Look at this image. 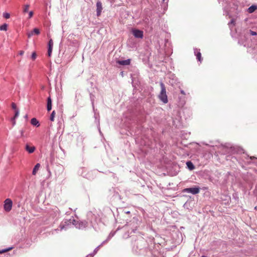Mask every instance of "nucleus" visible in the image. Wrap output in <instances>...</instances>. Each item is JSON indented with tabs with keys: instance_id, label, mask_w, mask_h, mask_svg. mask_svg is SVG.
I'll return each instance as SVG.
<instances>
[{
	"instance_id": "nucleus-1",
	"label": "nucleus",
	"mask_w": 257,
	"mask_h": 257,
	"mask_svg": "<svg viewBox=\"0 0 257 257\" xmlns=\"http://www.w3.org/2000/svg\"><path fill=\"white\" fill-rule=\"evenodd\" d=\"M87 222L85 221H76L73 217L69 220H64L60 225V229H56L52 231V234H55L59 231L62 230H66L67 229L71 227L72 225H74L76 228L78 229H83L87 226Z\"/></svg>"
},
{
	"instance_id": "nucleus-2",
	"label": "nucleus",
	"mask_w": 257,
	"mask_h": 257,
	"mask_svg": "<svg viewBox=\"0 0 257 257\" xmlns=\"http://www.w3.org/2000/svg\"><path fill=\"white\" fill-rule=\"evenodd\" d=\"M13 201L10 198L6 199L4 202V209L6 212H10L12 208Z\"/></svg>"
},
{
	"instance_id": "nucleus-3",
	"label": "nucleus",
	"mask_w": 257,
	"mask_h": 257,
	"mask_svg": "<svg viewBox=\"0 0 257 257\" xmlns=\"http://www.w3.org/2000/svg\"><path fill=\"white\" fill-rule=\"evenodd\" d=\"M183 192L190 193L192 194H197L200 192V187H195L193 188H185L182 191Z\"/></svg>"
},
{
	"instance_id": "nucleus-4",
	"label": "nucleus",
	"mask_w": 257,
	"mask_h": 257,
	"mask_svg": "<svg viewBox=\"0 0 257 257\" xmlns=\"http://www.w3.org/2000/svg\"><path fill=\"white\" fill-rule=\"evenodd\" d=\"M168 97L166 94V89L165 88L164 85L162 84V102L164 103H167L168 102Z\"/></svg>"
},
{
	"instance_id": "nucleus-5",
	"label": "nucleus",
	"mask_w": 257,
	"mask_h": 257,
	"mask_svg": "<svg viewBox=\"0 0 257 257\" xmlns=\"http://www.w3.org/2000/svg\"><path fill=\"white\" fill-rule=\"evenodd\" d=\"M132 33L137 38H143V32L141 30L134 29L132 30Z\"/></svg>"
},
{
	"instance_id": "nucleus-6",
	"label": "nucleus",
	"mask_w": 257,
	"mask_h": 257,
	"mask_svg": "<svg viewBox=\"0 0 257 257\" xmlns=\"http://www.w3.org/2000/svg\"><path fill=\"white\" fill-rule=\"evenodd\" d=\"M40 33V30L38 28H35L33 31L27 33V36L28 38H31L34 35H38Z\"/></svg>"
},
{
	"instance_id": "nucleus-7",
	"label": "nucleus",
	"mask_w": 257,
	"mask_h": 257,
	"mask_svg": "<svg viewBox=\"0 0 257 257\" xmlns=\"http://www.w3.org/2000/svg\"><path fill=\"white\" fill-rule=\"evenodd\" d=\"M96 7H97V9H96L97 16H99L100 15L101 11L102 10V5H101V3L100 2H97Z\"/></svg>"
},
{
	"instance_id": "nucleus-8",
	"label": "nucleus",
	"mask_w": 257,
	"mask_h": 257,
	"mask_svg": "<svg viewBox=\"0 0 257 257\" xmlns=\"http://www.w3.org/2000/svg\"><path fill=\"white\" fill-rule=\"evenodd\" d=\"M25 150L30 154L33 153L36 150L34 146H30L28 144H26L25 146Z\"/></svg>"
},
{
	"instance_id": "nucleus-9",
	"label": "nucleus",
	"mask_w": 257,
	"mask_h": 257,
	"mask_svg": "<svg viewBox=\"0 0 257 257\" xmlns=\"http://www.w3.org/2000/svg\"><path fill=\"white\" fill-rule=\"evenodd\" d=\"M31 123L34 126H36L37 127L40 126L39 122L36 118H32L31 120Z\"/></svg>"
},
{
	"instance_id": "nucleus-10",
	"label": "nucleus",
	"mask_w": 257,
	"mask_h": 257,
	"mask_svg": "<svg viewBox=\"0 0 257 257\" xmlns=\"http://www.w3.org/2000/svg\"><path fill=\"white\" fill-rule=\"evenodd\" d=\"M26 137L25 135V130L21 129L19 131V134L17 136L18 139Z\"/></svg>"
},
{
	"instance_id": "nucleus-11",
	"label": "nucleus",
	"mask_w": 257,
	"mask_h": 257,
	"mask_svg": "<svg viewBox=\"0 0 257 257\" xmlns=\"http://www.w3.org/2000/svg\"><path fill=\"white\" fill-rule=\"evenodd\" d=\"M47 108L48 111H50L52 109V100L50 97L47 99Z\"/></svg>"
},
{
	"instance_id": "nucleus-12",
	"label": "nucleus",
	"mask_w": 257,
	"mask_h": 257,
	"mask_svg": "<svg viewBox=\"0 0 257 257\" xmlns=\"http://www.w3.org/2000/svg\"><path fill=\"white\" fill-rule=\"evenodd\" d=\"M40 167V164L38 163L37 164L35 167L33 168L32 174L33 175H35L37 172V171L39 170V168Z\"/></svg>"
},
{
	"instance_id": "nucleus-13",
	"label": "nucleus",
	"mask_w": 257,
	"mask_h": 257,
	"mask_svg": "<svg viewBox=\"0 0 257 257\" xmlns=\"http://www.w3.org/2000/svg\"><path fill=\"white\" fill-rule=\"evenodd\" d=\"M257 9V6L252 5L248 9V12L249 13H252Z\"/></svg>"
},
{
	"instance_id": "nucleus-14",
	"label": "nucleus",
	"mask_w": 257,
	"mask_h": 257,
	"mask_svg": "<svg viewBox=\"0 0 257 257\" xmlns=\"http://www.w3.org/2000/svg\"><path fill=\"white\" fill-rule=\"evenodd\" d=\"M130 61L129 59L118 61V63L120 65H128L130 64Z\"/></svg>"
},
{
	"instance_id": "nucleus-15",
	"label": "nucleus",
	"mask_w": 257,
	"mask_h": 257,
	"mask_svg": "<svg viewBox=\"0 0 257 257\" xmlns=\"http://www.w3.org/2000/svg\"><path fill=\"white\" fill-rule=\"evenodd\" d=\"M186 165L188 167V168L190 170H193L195 167H194V166L193 165V164H192V162H191L190 161H189V162H187L186 163Z\"/></svg>"
},
{
	"instance_id": "nucleus-16",
	"label": "nucleus",
	"mask_w": 257,
	"mask_h": 257,
	"mask_svg": "<svg viewBox=\"0 0 257 257\" xmlns=\"http://www.w3.org/2000/svg\"><path fill=\"white\" fill-rule=\"evenodd\" d=\"M195 55L196 56V58L197 59V60L201 62L202 60L201 53L200 52H198L196 53Z\"/></svg>"
},
{
	"instance_id": "nucleus-17",
	"label": "nucleus",
	"mask_w": 257,
	"mask_h": 257,
	"mask_svg": "<svg viewBox=\"0 0 257 257\" xmlns=\"http://www.w3.org/2000/svg\"><path fill=\"white\" fill-rule=\"evenodd\" d=\"M8 28V25L6 24H4L0 26V30L1 31H7Z\"/></svg>"
},
{
	"instance_id": "nucleus-18",
	"label": "nucleus",
	"mask_w": 257,
	"mask_h": 257,
	"mask_svg": "<svg viewBox=\"0 0 257 257\" xmlns=\"http://www.w3.org/2000/svg\"><path fill=\"white\" fill-rule=\"evenodd\" d=\"M13 248V247H10L9 248H5V249H2V250H0V253H4V252H6L7 251H8L11 249H12Z\"/></svg>"
},
{
	"instance_id": "nucleus-19",
	"label": "nucleus",
	"mask_w": 257,
	"mask_h": 257,
	"mask_svg": "<svg viewBox=\"0 0 257 257\" xmlns=\"http://www.w3.org/2000/svg\"><path fill=\"white\" fill-rule=\"evenodd\" d=\"M30 7V5H25L24 7V9H23V13H27L28 12V9Z\"/></svg>"
},
{
	"instance_id": "nucleus-20",
	"label": "nucleus",
	"mask_w": 257,
	"mask_h": 257,
	"mask_svg": "<svg viewBox=\"0 0 257 257\" xmlns=\"http://www.w3.org/2000/svg\"><path fill=\"white\" fill-rule=\"evenodd\" d=\"M19 110L17 109L16 110H15V114L14 117L13 118V120L16 119V118H17L19 116Z\"/></svg>"
},
{
	"instance_id": "nucleus-21",
	"label": "nucleus",
	"mask_w": 257,
	"mask_h": 257,
	"mask_svg": "<svg viewBox=\"0 0 257 257\" xmlns=\"http://www.w3.org/2000/svg\"><path fill=\"white\" fill-rule=\"evenodd\" d=\"M53 42L52 39H50L48 43V48L53 49Z\"/></svg>"
},
{
	"instance_id": "nucleus-22",
	"label": "nucleus",
	"mask_w": 257,
	"mask_h": 257,
	"mask_svg": "<svg viewBox=\"0 0 257 257\" xmlns=\"http://www.w3.org/2000/svg\"><path fill=\"white\" fill-rule=\"evenodd\" d=\"M55 111H53L51 114L50 119L51 121H54L55 117Z\"/></svg>"
},
{
	"instance_id": "nucleus-23",
	"label": "nucleus",
	"mask_w": 257,
	"mask_h": 257,
	"mask_svg": "<svg viewBox=\"0 0 257 257\" xmlns=\"http://www.w3.org/2000/svg\"><path fill=\"white\" fill-rule=\"evenodd\" d=\"M114 235V232H111L110 233V234H109L108 237H107V239H106V241L108 240L109 239H110L113 235ZM105 241H104L102 243H103L104 242H105Z\"/></svg>"
},
{
	"instance_id": "nucleus-24",
	"label": "nucleus",
	"mask_w": 257,
	"mask_h": 257,
	"mask_svg": "<svg viewBox=\"0 0 257 257\" xmlns=\"http://www.w3.org/2000/svg\"><path fill=\"white\" fill-rule=\"evenodd\" d=\"M37 57V54L35 52H33L31 55V58L33 60H35Z\"/></svg>"
},
{
	"instance_id": "nucleus-25",
	"label": "nucleus",
	"mask_w": 257,
	"mask_h": 257,
	"mask_svg": "<svg viewBox=\"0 0 257 257\" xmlns=\"http://www.w3.org/2000/svg\"><path fill=\"white\" fill-rule=\"evenodd\" d=\"M52 49L51 48H48V55L49 57H51L52 52Z\"/></svg>"
},
{
	"instance_id": "nucleus-26",
	"label": "nucleus",
	"mask_w": 257,
	"mask_h": 257,
	"mask_svg": "<svg viewBox=\"0 0 257 257\" xmlns=\"http://www.w3.org/2000/svg\"><path fill=\"white\" fill-rule=\"evenodd\" d=\"M4 17L6 19H9L10 17V15L9 13H6L4 14Z\"/></svg>"
},
{
	"instance_id": "nucleus-27",
	"label": "nucleus",
	"mask_w": 257,
	"mask_h": 257,
	"mask_svg": "<svg viewBox=\"0 0 257 257\" xmlns=\"http://www.w3.org/2000/svg\"><path fill=\"white\" fill-rule=\"evenodd\" d=\"M12 107L13 108V109H14L15 110H16L17 109H18L17 108V106L16 105L15 103H13L12 104Z\"/></svg>"
},
{
	"instance_id": "nucleus-28",
	"label": "nucleus",
	"mask_w": 257,
	"mask_h": 257,
	"mask_svg": "<svg viewBox=\"0 0 257 257\" xmlns=\"http://www.w3.org/2000/svg\"><path fill=\"white\" fill-rule=\"evenodd\" d=\"M33 16V11H30L29 12V19L31 18Z\"/></svg>"
},
{
	"instance_id": "nucleus-29",
	"label": "nucleus",
	"mask_w": 257,
	"mask_h": 257,
	"mask_svg": "<svg viewBox=\"0 0 257 257\" xmlns=\"http://www.w3.org/2000/svg\"><path fill=\"white\" fill-rule=\"evenodd\" d=\"M99 246H97L94 250V254L96 253L97 252V251L98 250V247Z\"/></svg>"
},
{
	"instance_id": "nucleus-30",
	"label": "nucleus",
	"mask_w": 257,
	"mask_h": 257,
	"mask_svg": "<svg viewBox=\"0 0 257 257\" xmlns=\"http://www.w3.org/2000/svg\"><path fill=\"white\" fill-rule=\"evenodd\" d=\"M24 53V52L23 51H21L20 52H19V55H23Z\"/></svg>"
},
{
	"instance_id": "nucleus-31",
	"label": "nucleus",
	"mask_w": 257,
	"mask_h": 257,
	"mask_svg": "<svg viewBox=\"0 0 257 257\" xmlns=\"http://www.w3.org/2000/svg\"><path fill=\"white\" fill-rule=\"evenodd\" d=\"M12 120L13 121V125H15V124H16V120H15V119L13 120V118H12Z\"/></svg>"
},
{
	"instance_id": "nucleus-32",
	"label": "nucleus",
	"mask_w": 257,
	"mask_h": 257,
	"mask_svg": "<svg viewBox=\"0 0 257 257\" xmlns=\"http://www.w3.org/2000/svg\"><path fill=\"white\" fill-rule=\"evenodd\" d=\"M181 93L183 95H185V93L184 90H181Z\"/></svg>"
},
{
	"instance_id": "nucleus-33",
	"label": "nucleus",
	"mask_w": 257,
	"mask_h": 257,
	"mask_svg": "<svg viewBox=\"0 0 257 257\" xmlns=\"http://www.w3.org/2000/svg\"><path fill=\"white\" fill-rule=\"evenodd\" d=\"M251 34H252V35H256V32H252Z\"/></svg>"
},
{
	"instance_id": "nucleus-34",
	"label": "nucleus",
	"mask_w": 257,
	"mask_h": 257,
	"mask_svg": "<svg viewBox=\"0 0 257 257\" xmlns=\"http://www.w3.org/2000/svg\"><path fill=\"white\" fill-rule=\"evenodd\" d=\"M86 257H93L92 254H88L86 256Z\"/></svg>"
},
{
	"instance_id": "nucleus-35",
	"label": "nucleus",
	"mask_w": 257,
	"mask_h": 257,
	"mask_svg": "<svg viewBox=\"0 0 257 257\" xmlns=\"http://www.w3.org/2000/svg\"><path fill=\"white\" fill-rule=\"evenodd\" d=\"M24 117H25L26 119H27V118H28V115H27V114L25 115V116H24Z\"/></svg>"
},
{
	"instance_id": "nucleus-36",
	"label": "nucleus",
	"mask_w": 257,
	"mask_h": 257,
	"mask_svg": "<svg viewBox=\"0 0 257 257\" xmlns=\"http://www.w3.org/2000/svg\"><path fill=\"white\" fill-rule=\"evenodd\" d=\"M153 256H154V257H155L156 254H155V252H154L153 253Z\"/></svg>"
},
{
	"instance_id": "nucleus-37",
	"label": "nucleus",
	"mask_w": 257,
	"mask_h": 257,
	"mask_svg": "<svg viewBox=\"0 0 257 257\" xmlns=\"http://www.w3.org/2000/svg\"><path fill=\"white\" fill-rule=\"evenodd\" d=\"M167 9V7H165L164 10H166Z\"/></svg>"
},
{
	"instance_id": "nucleus-38",
	"label": "nucleus",
	"mask_w": 257,
	"mask_h": 257,
	"mask_svg": "<svg viewBox=\"0 0 257 257\" xmlns=\"http://www.w3.org/2000/svg\"><path fill=\"white\" fill-rule=\"evenodd\" d=\"M159 97L161 99V94L158 95Z\"/></svg>"
},
{
	"instance_id": "nucleus-39",
	"label": "nucleus",
	"mask_w": 257,
	"mask_h": 257,
	"mask_svg": "<svg viewBox=\"0 0 257 257\" xmlns=\"http://www.w3.org/2000/svg\"><path fill=\"white\" fill-rule=\"evenodd\" d=\"M231 23H234V21L233 20L231 21Z\"/></svg>"
},
{
	"instance_id": "nucleus-40",
	"label": "nucleus",
	"mask_w": 257,
	"mask_h": 257,
	"mask_svg": "<svg viewBox=\"0 0 257 257\" xmlns=\"http://www.w3.org/2000/svg\"><path fill=\"white\" fill-rule=\"evenodd\" d=\"M201 257H207L206 256H205V255H203Z\"/></svg>"
},
{
	"instance_id": "nucleus-41",
	"label": "nucleus",
	"mask_w": 257,
	"mask_h": 257,
	"mask_svg": "<svg viewBox=\"0 0 257 257\" xmlns=\"http://www.w3.org/2000/svg\"><path fill=\"white\" fill-rule=\"evenodd\" d=\"M130 213V211L126 212V213Z\"/></svg>"
},
{
	"instance_id": "nucleus-42",
	"label": "nucleus",
	"mask_w": 257,
	"mask_h": 257,
	"mask_svg": "<svg viewBox=\"0 0 257 257\" xmlns=\"http://www.w3.org/2000/svg\"><path fill=\"white\" fill-rule=\"evenodd\" d=\"M165 0H163V2H164Z\"/></svg>"
}]
</instances>
